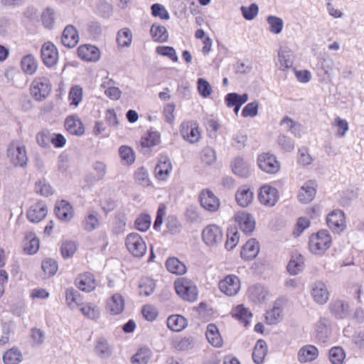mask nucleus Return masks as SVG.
<instances>
[{
    "label": "nucleus",
    "instance_id": "nucleus-1",
    "mask_svg": "<svg viewBox=\"0 0 364 364\" xmlns=\"http://www.w3.org/2000/svg\"><path fill=\"white\" fill-rule=\"evenodd\" d=\"M332 244L333 238L328 230H320L311 234L309 237V250L315 255H323Z\"/></svg>",
    "mask_w": 364,
    "mask_h": 364
},
{
    "label": "nucleus",
    "instance_id": "nucleus-2",
    "mask_svg": "<svg viewBox=\"0 0 364 364\" xmlns=\"http://www.w3.org/2000/svg\"><path fill=\"white\" fill-rule=\"evenodd\" d=\"M174 288L176 294L183 299L189 302H194L198 296V290L196 284L190 279L180 277L175 280Z\"/></svg>",
    "mask_w": 364,
    "mask_h": 364
},
{
    "label": "nucleus",
    "instance_id": "nucleus-3",
    "mask_svg": "<svg viewBox=\"0 0 364 364\" xmlns=\"http://www.w3.org/2000/svg\"><path fill=\"white\" fill-rule=\"evenodd\" d=\"M179 133L183 139L189 144H196L202 138L199 123L193 119L183 121L179 126Z\"/></svg>",
    "mask_w": 364,
    "mask_h": 364
},
{
    "label": "nucleus",
    "instance_id": "nucleus-4",
    "mask_svg": "<svg viewBox=\"0 0 364 364\" xmlns=\"http://www.w3.org/2000/svg\"><path fill=\"white\" fill-rule=\"evenodd\" d=\"M6 155L14 166H23L27 164L26 149L22 142L11 141L8 146Z\"/></svg>",
    "mask_w": 364,
    "mask_h": 364
},
{
    "label": "nucleus",
    "instance_id": "nucleus-5",
    "mask_svg": "<svg viewBox=\"0 0 364 364\" xmlns=\"http://www.w3.org/2000/svg\"><path fill=\"white\" fill-rule=\"evenodd\" d=\"M51 90L50 80L46 77H37L33 79L30 86V93L37 101L45 100Z\"/></svg>",
    "mask_w": 364,
    "mask_h": 364
},
{
    "label": "nucleus",
    "instance_id": "nucleus-6",
    "mask_svg": "<svg viewBox=\"0 0 364 364\" xmlns=\"http://www.w3.org/2000/svg\"><path fill=\"white\" fill-rule=\"evenodd\" d=\"M74 284L80 291L85 293H90L97 289L99 280L93 272L85 271L77 274L75 279Z\"/></svg>",
    "mask_w": 364,
    "mask_h": 364
},
{
    "label": "nucleus",
    "instance_id": "nucleus-7",
    "mask_svg": "<svg viewBox=\"0 0 364 364\" xmlns=\"http://www.w3.org/2000/svg\"><path fill=\"white\" fill-rule=\"evenodd\" d=\"M258 167L268 174H276L281 168L280 162L277 156L269 152H263L258 155L257 159Z\"/></svg>",
    "mask_w": 364,
    "mask_h": 364
},
{
    "label": "nucleus",
    "instance_id": "nucleus-8",
    "mask_svg": "<svg viewBox=\"0 0 364 364\" xmlns=\"http://www.w3.org/2000/svg\"><path fill=\"white\" fill-rule=\"evenodd\" d=\"M125 245L128 251L134 257H141L146 252V244L142 237L136 232H132L127 235Z\"/></svg>",
    "mask_w": 364,
    "mask_h": 364
},
{
    "label": "nucleus",
    "instance_id": "nucleus-9",
    "mask_svg": "<svg viewBox=\"0 0 364 364\" xmlns=\"http://www.w3.org/2000/svg\"><path fill=\"white\" fill-rule=\"evenodd\" d=\"M218 288L223 294L234 296L240 291V279L235 274H228L219 281Z\"/></svg>",
    "mask_w": 364,
    "mask_h": 364
},
{
    "label": "nucleus",
    "instance_id": "nucleus-10",
    "mask_svg": "<svg viewBox=\"0 0 364 364\" xmlns=\"http://www.w3.org/2000/svg\"><path fill=\"white\" fill-rule=\"evenodd\" d=\"M161 143V135L159 131L148 130L140 139L139 146L144 153H151L154 147Z\"/></svg>",
    "mask_w": 364,
    "mask_h": 364
},
{
    "label": "nucleus",
    "instance_id": "nucleus-11",
    "mask_svg": "<svg viewBox=\"0 0 364 364\" xmlns=\"http://www.w3.org/2000/svg\"><path fill=\"white\" fill-rule=\"evenodd\" d=\"M328 227L335 233H341L346 228V218L341 210H333L326 217Z\"/></svg>",
    "mask_w": 364,
    "mask_h": 364
},
{
    "label": "nucleus",
    "instance_id": "nucleus-12",
    "mask_svg": "<svg viewBox=\"0 0 364 364\" xmlns=\"http://www.w3.org/2000/svg\"><path fill=\"white\" fill-rule=\"evenodd\" d=\"M202 239L208 246L218 245L223 239L222 228L215 224L206 225L202 231Z\"/></svg>",
    "mask_w": 364,
    "mask_h": 364
},
{
    "label": "nucleus",
    "instance_id": "nucleus-13",
    "mask_svg": "<svg viewBox=\"0 0 364 364\" xmlns=\"http://www.w3.org/2000/svg\"><path fill=\"white\" fill-rule=\"evenodd\" d=\"M233 220L237 227L246 234H250L255 230V220L247 211H237L233 217Z\"/></svg>",
    "mask_w": 364,
    "mask_h": 364
},
{
    "label": "nucleus",
    "instance_id": "nucleus-14",
    "mask_svg": "<svg viewBox=\"0 0 364 364\" xmlns=\"http://www.w3.org/2000/svg\"><path fill=\"white\" fill-rule=\"evenodd\" d=\"M258 200L263 205L272 207L279 200V192L276 188L264 184L259 189Z\"/></svg>",
    "mask_w": 364,
    "mask_h": 364
},
{
    "label": "nucleus",
    "instance_id": "nucleus-15",
    "mask_svg": "<svg viewBox=\"0 0 364 364\" xmlns=\"http://www.w3.org/2000/svg\"><path fill=\"white\" fill-rule=\"evenodd\" d=\"M41 56L46 66L48 68L55 66L59 58L57 47L50 41L44 43L41 47Z\"/></svg>",
    "mask_w": 364,
    "mask_h": 364
},
{
    "label": "nucleus",
    "instance_id": "nucleus-16",
    "mask_svg": "<svg viewBox=\"0 0 364 364\" xmlns=\"http://www.w3.org/2000/svg\"><path fill=\"white\" fill-rule=\"evenodd\" d=\"M200 205L210 212H216L220 206L219 198L210 189H204L199 194Z\"/></svg>",
    "mask_w": 364,
    "mask_h": 364
},
{
    "label": "nucleus",
    "instance_id": "nucleus-17",
    "mask_svg": "<svg viewBox=\"0 0 364 364\" xmlns=\"http://www.w3.org/2000/svg\"><path fill=\"white\" fill-rule=\"evenodd\" d=\"M172 171V164L167 156L161 155L155 166L154 177L161 181H165L169 177Z\"/></svg>",
    "mask_w": 364,
    "mask_h": 364
},
{
    "label": "nucleus",
    "instance_id": "nucleus-18",
    "mask_svg": "<svg viewBox=\"0 0 364 364\" xmlns=\"http://www.w3.org/2000/svg\"><path fill=\"white\" fill-rule=\"evenodd\" d=\"M48 213L46 205L41 200L37 201L29 207L26 216L29 221L38 223L43 220Z\"/></svg>",
    "mask_w": 364,
    "mask_h": 364
},
{
    "label": "nucleus",
    "instance_id": "nucleus-19",
    "mask_svg": "<svg viewBox=\"0 0 364 364\" xmlns=\"http://www.w3.org/2000/svg\"><path fill=\"white\" fill-rule=\"evenodd\" d=\"M254 197L253 190L248 185L240 186L235 195L237 204L242 208H246L251 205L254 200Z\"/></svg>",
    "mask_w": 364,
    "mask_h": 364
},
{
    "label": "nucleus",
    "instance_id": "nucleus-20",
    "mask_svg": "<svg viewBox=\"0 0 364 364\" xmlns=\"http://www.w3.org/2000/svg\"><path fill=\"white\" fill-rule=\"evenodd\" d=\"M78 57L86 62H96L100 58V49L90 44H82L77 48Z\"/></svg>",
    "mask_w": 364,
    "mask_h": 364
},
{
    "label": "nucleus",
    "instance_id": "nucleus-21",
    "mask_svg": "<svg viewBox=\"0 0 364 364\" xmlns=\"http://www.w3.org/2000/svg\"><path fill=\"white\" fill-rule=\"evenodd\" d=\"M64 127L70 134L82 136L85 133V127L81 119L76 114L68 116L65 119Z\"/></svg>",
    "mask_w": 364,
    "mask_h": 364
},
{
    "label": "nucleus",
    "instance_id": "nucleus-22",
    "mask_svg": "<svg viewBox=\"0 0 364 364\" xmlns=\"http://www.w3.org/2000/svg\"><path fill=\"white\" fill-rule=\"evenodd\" d=\"M259 252V244L255 238L248 240L241 247L240 257L245 261L255 259Z\"/></svg>",
    "mask_w": 364,
    "mask_h": 364
},
{
    "label": "nucleus",
    "instance_id": "nucleus-23",
    "mask_svg": "<svg viewBox=\"0 0 364 364\" xmlns=\"http://www.w3.org/2000/svg\"><path fill=\"white\" fill-rule=\"evenodd\" d=\"M79 38L76 28L73 25H68L63 31L61 42L65 47L73 48L78 43Z\"/></svg>",
    "mask_w": 364,
    "mask_h": 364
},
{
    "label": "nucleus",
    "instance_id": "nucleus-24",
    "mask_svg": "<svg viewBox=\"0 0 364 364\" xmlns=\"http://www.w3.org/2000/svg\"><path fill=\"white\" fill-rule=\"evenodd\" d=\"M311 294L314 301L318 304H326L329 299L328 290L322 282H318L314 284Z\"/></svg>",
    "mask_w": 364,
    "mask_h": 364
},
{
    "label": "nucleus",
    "instance_id": "nucleus-25",
    "mask_svg": "<svg viewBox=\"0 0 364 364\" xmlns=\"http://www.w3.org/2000/svg\"><path fill=\"white\" fill-rule=\"evenodd\" d=\"M205 336L208 343L215 348H221L223 346V339L218 326L214 323L207 326Z\"/></svg>",
    "mask_w": 364,
    "mask_h": 364
},
{
    "label": "nucleus",
    "instance_id": "nucleus-26",
    "mask_svg": "<svg viewBox=\"0 0 364 364\" xmlns=\"http://www.w3.org/2000/svg\"><path fill=\"white\" fill-rule=\"evenodd\" d=\"M124 309V299L120 294H113L107 301L106 309L112 315L121 314Z\"/></svg>",
    "mask_w": 364,
    "mask_h": 364
},
{
    "label": "nucleus",
    "instance_id": "nucleus-27",
    "mask_svg": "<svg viewBox=\"0 0 364 364\" xmlns=\"http://www.w3.org/2000/svg\"><path fill=\"white\" fill-rule=\"evenodd\" d=\"M331 313L337 318H346L350 312V305L342 300L333 301L329 305Z\"/></svg>",
    "mask_w": 364,
    "mask_h": 364
},
{
    "label": "nucleus",
    "instance_id": "nucleus-28",
    "mask_svg": "<svg viewBox=\"0 0 364 364\" xmlns=\"http://www.w3.org/2000/svg\"><path fill=\"white\" fill-rule=\"evenodd\" d=\"M56 216L62 220H70L74 215L73 206L66 200L58 202L55 207Z\"/></svg>",
    "mask_w": 364,
    "mask_h": 364
},
{
    "label": "nucleus",
    "instance_id": "nucleus-29",
    "mask_svg": "<svg viewBox=\"0 0 364 364\" xmlns=\"http://www.w3.org/2000/svg\"><path fill=\"white\" fill-rule=\"evenodd\" d=\"M316 193V182L309 181L301 188L298 198L301 203H307L314 198Z\"/></svg>",
    "mask_w": 364,
    "mask_h": 364
},
{
    "label": "nucleus",
    "instance_id": "nucleus-30",
    "mask_svg": "<svg viewBox=\"0 0 364 364\" xmlns=\"http://www.w3.org/2000/svg\"><path fill=\"white\" fill-rule=\"evenodd\" d=\"M318 356V348L313 345L303 346L298 352V360L300 363L311 362Z\"/></svg>",
    "mask_w": 364,
    "mask_h": 364
},
{
    "label": "nucleus",
    "instance_id": "nucleus-31",
    "mask_svg": "<svg viewBox=\"0 0 364 364\" xmlns=\"http://www.w3.org/2000/svg\"><path fill=\"white\" fill-rule=\"evenodd\" d=\"M230 314L232 318L243 323L245 326L249 324L252 317V313L248 309L245 308L243 304H239L233 307Z\"/></svg>",
    "mask_w": 364,
    "mask_h": 364
},
{
    "label": "nucleus",
    "instance_id": "nucleus-32",
    "mask_svg": "<svg viewBox=\"0 0 364 364\" xmlns=\"http://www.w3.org/2000/svg\"><path fill=\"white\" fill-rule=\"evenodd\" d=\"M282 318V301H276L272 309L267 311L265 322L269 325L278 323Z\"/></svg>",
    "mask_w": 364,
    "mask_h": 364
},
{
    "label": "nucleus",
    "instance_id": "nucleus-33",
    "mask_svg": "<svg viewBox=\"0 0 364 364\" xmlns=\"http://www.w3.org/2000/svg\"><path fill=\"white\" fill-rule=\"evenodd\" d=\"M267 345L264 340L259 339L252 351V359L256 364H262L267 354Z\"/></svg>",
    "mask_w": 364,
    "mask_h": 364
},
{
    "label": "nucleus",
    "instance_id": "nucleus-34",
    "mask_svg": "<svg viewBox=\"0 0 364 364\" xmlns=\"http://www.w3.org/2000/svg\"><path fill=\"white\" fill-rule=\"evenodd\" d=\"M304 267V258L298 253H294L291 256V259L287 265L288 272L293 275L299 274Z\"/></svg>",
    "mask_w": 364,
    "mask_h": 364
},
{
    "label": "nucleus",
    "instance_id": "nucleus-35",
    "mask_svg": "<svg viewBox=\"0 0 364 364\" xmlns=\"http://www.w3.org/2000/svg\"><path fill=\"white\" fill-rule=\"evenodd\" d=\"M166 267L169 272L176 275H183L187 272V268L185 264L175 257L167 259L166 262Z\"/></svg>",
    "mask_w": 364,
    "mask_h": 364
},
{
    "label": "nucleus",
    "instance_id": "nucleus-36",
    "mask_svg": "<svg viewBox=\"0 0 364 364\" xmlns=\"http://www.w3.org/2000/svg\"><path fill=\"white\" fill-rule=\"evenodd\" d=\"M83 98V89L79 85H73L70 87L68 100L69 106L72 108H76L80 103L82 101Z\"/></svg>",
    "mask_w": 364,
    "mask_h": 364
},
{
    "label": "nucleus",
    "instance_id": "nucleus-37",
    "mask_svg": "<svg viewBox=\"0 0 364 364\" xmlns=\"http://www.w3.org/2000/svg\"><path fill=\"white\" fill-rule=\"evenodd\" d=\"M152 357V352L148 347H141L131 358L132 364H148Z\"/></svg>",
    "mask_w": 364,
    "mask_h": 364
},
{
    "label": "nucleus",
    "instance_id": "nucleus-38",
    "mask_svg": "<svg viewBox=\"0 0 364 364\" xmlns=\"http://www.w3.org/2000/svg\"><path fill=\"white\" fill-rule=\"evenodd\" d=\"M39 249V240L33 232H28L23 240L24 252L28 255H33L38 252Z\"/></svg>",
    "mask_w": 364,
    "mask_h": 364
},
{
    "label": "nucleus",
    "instance_id": "nucleus-39",
    "mask_svg": "<svg viewBox=\"0 0 364 364\" xmlns=\"http://www.w3.org/2000/svg\"><path fill=\"white\" fill-rule=\"evenodd\" d=\"M152 39L155 42L164 43L168 39V33L165 26L159 23H154L150 29Z\"/></svg>",
    "mask_w": 364,
    "mask_h": 364
},
{
    "label": "nucleus",
    "instance_id": "nucleus-40",
    "mask_svg": "<svg viewBox=\"0 0 364 364\" xmlns=\"http://www.w3.org/2000/svg\"><path fill=\"white\" fill-rule=\"evenodd\" d=\"M186 318L181 315H171L167 319V326L170 330L173 331H181L186 327Z\"/></svg>",
    "mask_w": 364,
    "mask_h": 364
},
{
    "label": "nucleus",
    "instance_id": "nucleus-41",
    "mask_svg": "<svg viewBox=\"0 0 364 364\" xmlns=\"http://www.w3.org/2000/svg\"><path fill=\"white\" fill-rule=\"evenodd\" d=\"M21 68L26 74L33 75L38 68V61L33 55H26L21 59Z\"/></svg>",
    "mask_w": 364,
    "mask_h": 364
},
{
    "label": "nucleus",
    "instance_id": "nucleus-42",
    "mask_svg": "<svg viewBox=\"0 0 364 364\" xmlns=\"http://www.w3.org/2000/svg\"><path fill=\"white\" fill-rule=\"evenodd\" d=\"M82 224L84 230L87 232L95 230L100 225L98 213L96 212L89 213L85 216Z\"/></svg>",
    "mask_w": 364,
    "mask_h": 364
},
{
    "label": "nucleus",
    "instance_id": "nucleus-43",
    "mask_svg": "<svg viewBox=\"0 0 364 364\" xmlns=\"http://www.w3.org/2000/svg\"><path fill=\"white\" fill-rule=\"evenodd\" d=\"M231 166L234 173L239 176L246 177L250 173L249 166L242 158H235L232 161Z\"/></svg>",
    "mask_w": 364,
    "mask_h": 364
},
{
    "label": "nucleus",
    "instance_id": "nucleus-44",
    "mask_svg": "<svg viewBox=\"0 0 364 364\" xmlns=\"http://www.w3.org/2000/svg\"><path fill=\"white\" fill-rule=\"evenodd\" d=\"M22 359L23 355L16 348L9 349L3 355V360L5 364H18Z\"/></svg>",
    "mask_w": 364,
    "mask_h": 364
},
{
    "label": "nucleus",
    "instance_id": "nucleus-45",
    "mask_svg": "<svg viewBox=\"0 0 364 364\" xmlns=\"http://www.w3.org/2000/svg\"><path fill=\"white\" fill-rule=\"evenodd\" d=\"M134 178L136 183L144 186H153L149 179V172L144 167H139L134 173Z\"/></svg>",
    "mask_w": 364,
    "mask_h": 364
},
{
    "label": "nucleus",
    "instance_id": "nucleus-46",
    "mask_svg": "<svg viewBox=\"0 0 364 364\" xmlns=\"http://www.w3.org/2000/svg\"><path fill=\"white\" fill-rule=\"evenodd\" d=\"M156 287L154 279L149 277H143L141 279L139 284V292L140 295L149 296L151 294Z\"/></svg>",
    "mask_w": 364,
    "mask_h": 364
},
{
    "label": "nucleus",
    "instance_id": "nucleus-47",
    "mask_svg": "<svg viewBox=\"0 0 364 364\" xmlns=\"http://www.w3.org/2000/svg\"><path fill=\"white\" fill-rule=\"evenodd\" d=\"M248 100L247 94L238 95L235 92L228 94L225 97V104L228 107H232L237 105H242Z\"/></svg>",
    "mask_w": 364,
    "mask_h": 364
},
{
    "label": "nucleus",
    "instance_id": "nucleus-48",
    "mask_svg": "<svg viewBox=\"0 0 364 364\" xmlns=\"http://www.w3.org/2000/svg\"><path fill=\"white\" fill-rule=\"evenodd\" d=\"M80 311L85 316L92 320L97 319L100 316L99 308L91 302L83 304L80 308Z\"/></svg>",
    "mask_w": 364,
    "mask_h": 364
},
{
    "label": "nucleus",
    "instance_id": "nucleus-49",
    "mask_svg": "<svg viewBox=\"0 0 364 364\" xmlns=\"http://www.w3.org/2000/svg\"><path fill=\"white\" fill-rule=\"evenodd\" d=\"M328 356L332 364H343L346 353L341 347L335 346L330 349Z\"/></svg>",
    "mask_w": 364,
    "mask_h": 364
},
{
    "label": "nucleus",
    "instance_id": "nucleus-50",
    "mask_svg": "<svg viewBox=\"0 0 364 364\" xmlns=\"http://www.w3.org/2000/svg\"><path fill=\"white\" fill-rule=\"evenodd\" d=\"M122 160L127 164H132L135 161V153L131 146L122 145L119 149Z\"/></svg>",
    "mask_w": 364,
    "mask_h": 364
},
{
    "label": "nucleus",
    "instance_id": "nucleus-51",
    "mask_svg": "<svg viewBox=\"0 0 364 364\" xmlns=\"http://www.w3.org/2000/svg\"><path fill=\"white\" fill-rule=\"evenodd\" d=\"M41 268L44 273V277L48 278L56 273L58 264L54 259H46L42 262Z\"/></svg>",
    "mask_w": 364,
    "mask_h": 364
},
{
    "label": "nucleus",
    "instance_id": "nucleus-52",
    "mask_svg": "<svg viewBox=\"0 0 364 364\" xmlns=\"http://www.w3.org/2000/svg\"><path fill=\"white\" fill-rule=\"evenodd\" d=\"M132 40V34L131 31L124 28L118 31L117 41L119 46L122 47L129 46Z\"/></svg>",
    "mask_w": 364,
    "mask_h": 364
},
{
    "label": "nucleus",
    "instance_id": "nucleus-53",
    "mask_svg": "<svg viewBox=\"0 0 364 364\" xmlns=\"http://www.w3.org/2000/svg\"><path fill=\"white\" fill-rule=\"evenodd\" d=\"M331 125L336 129V135L339 137H343L349 129L348 122L339 117L334 119Z\"/></svg>",
    "mask_w": 364,
    "mask_h": 364
},
{
    "label": "nucleus",
    "instance_id": "nucleus-54",
    "mask_svg": "<svg viewBox=\"0 0 364 364\" xmlns=\"http://www.w3.org/2000/svg\"><path fill=\"white\" fill-rule=\"evenodd\" d=\"M239 240L240 236L235 229H228L227 239L225 244V248L228 250H232L237 245Z\"/></svg>",
    "mask_w": 364,
    "mask_h": 364
},
{
    "label": "nucleus",
    "instance_id": "nucleus-55",
    "mask_svg": "<svg viewBox=\"0 0 364 364\" xmlns=\"http://www.w3.org/2000/svg\"><path fill=\"white\" fill-rule=\"evenodd\" d=\"M151 216L146 213L141 214L135 220V228L141 232L146 231L151 225Z\"/></svg>",
    "mask_w": 364,
    "mask_h": 364
},
{
    "label": "nucleus",
    "instance_id": "nucleus-56",
    "mask_svg": "<svg viewBox=\"0 0 364 364\" xmlns=\"http://www.w3.org/2000/svg\"><path fill=\"white\" fill-rule=\"evenodd\" d=\"M267 21L269 25L270 32L275 34L281 33L284 26L283 21L282 18L274 16H269L267 17Z\"/></svg>",
    "mask_w": 364,
    "mask_h": 364
},
{
    "label": "nucleus",
    "instance_id": "nucleus-57",
    "mask_svg": "<svg viewBox=\"0 0 364 364\" xmlns=\"http://www.w3.org/2000/svg\"><path fill=\"white\" fill-rule=\"evenodd\" d=\"M156 52L160 55L169 58L174 63H177L178 60L176 50L173 47L159 46L156 47Z\"/></svg>",
    "mask_w": 364,
    "mask_h": 364
},
{
    "label": "nucleus",
    "instance_id": "nucleus-58",
    "mask_svg": "<svg viewBox=\"0 0 364 364\" xmlns=\"http://www.w3.org/2000/svg\"><path fill=\"white\" fill-rule=\"evenodd\" d=\"M35 192L41 196L48 197L53 193V190L50 184L45 181H39L35 185Z\"/></svg>",
    "mask_w": 364,
    "mask_h": 364
},
{
    "label": "nucleus",
    "instance_id": "nucleus-59",
    "mask_svg": "<svg viewBox=\"0 0 364 364\" xmlns=\"http://www.w3.org/2000/svg\"><path fill=\"white\" fill-rule=\"evenodd\" d=\"M151 15L154 17H159L161 20H168L170 15L166 9L160 4H154L151 7Z\"/></svg>",
    "mask_w": 364,
    "mask_h": 364
},
{
    "label": "nucleus",
    "instance_id": "nucleus-60",
    "mask_svg": "<svg viewBox=\"0 0 364 364\" xmlns=\"http://www.w3.org/2000/svg\"><path fill=\"white\" fill-rule=\"evenodd\" d=\"M197 88L199 94L203 97H208L212 92V87L210 83L203 78H199L197 82Z\"/></svg>",
    "mask_w": 364,
    "mask_h": 364
},
{
    "label": "nucleus",
    "instance_id": "nucleus-61",
    "mask_svg": "<svg viewBox=\"0 0 364 364\" xmlns=\"http://www.w3.org/2000/svg\"><path fill=\"white\" fill-rule=\"evenodd\" d=\"M77 250L76 244L74 242L65 241L62 243L60 251L63 258H69L73 256Z\"/></svg>",
    "mask_w": 364,
    "mask_h": 364
},
{
    "label": "nucleus",
    "instance_id": "nucleus-62",
    "mask_svg": "<svg viewBox=\"0 0 364 364\" xmlns=\"http://www.w3.org/2000/svg\"><path fill=\"white\" fill-rule=\"evenodd\" d=\"M96 353L101 357L109 356L111 354V349L107 341L103 338L97 341L95 346Z\"/></svg>",
    "mask_w": 364,
    "mask_h": 364
},
{
    "label": "nucleus",
    "instance_id": "nucleus-63",
    "mask_svg": "<svg viewBox=\"0 0 364 364\" xmlns=\"http://www.w3.org/2000/svg\"><path fill=\"white\" fill-rule=\"evenodd\" d=\"M42 23L46 28H51L55 22V14L50 9L44 10L41 15Z\"/></svg>",
    "mask_w": 364,
    "mask_h": 364
},
{
    "label": "nucleus",
    "instance_id": "nucleus-64",
    "mask_svg": "<svg viewBox=\"0 0 364 364\" xmlns=\"http://www.w3.org/2000/svg\"><path fill=\"white\" fill-rule=\"evenodd\" d=\"M176 105L173 102L166 104L163 107V115L166 121L172 124L175 120V112Z\"/></svg>",
    "mask_w": 364,
    "mask_h": 364
}]
</instances>
